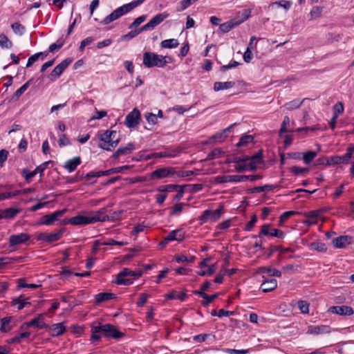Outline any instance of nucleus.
<instances>
[{
    "mask_svg": "<svg viewBox=\"0 0 354 354\" xmlns=\"http://www.w3.org/2000/svg\"><path fill=\"white\" fill-rule=\"evenodd\" d=\"M179 187H180V185L169 184V185L160 186L158 187V191L161 192H171L177 191Z\"/></svg>",
    "mask_w": 354,
    "mask_h": 354,
    "instance_id": "45",
    "label": "nucleus"
},
{
    "mask_svg": "<svg viewBox=\"0 0 354 354\" xmlns=\"http://www.w3.org/2000/svg\"><path fill=\"white\" fill-rule=\"evenodd\" d=\"M277 286V281L275 279L265 280L261 285V289L263 292H268L274 290Z\"/></svg>",
    "mask_w": 354,
    "mask_h": 354,
    "instance_id": "23",
    "label": "nucleus"
},
{
    "mask_svg": "<svg viewBox=\"0 0 354 354\" xmlns=\"http://www.w3.org/2000/svg\"><path fill=\"white\" fill-rule=\"evenodd\" d=\"M11 28L16 35H19L20 36L24 33L26 30L25 26L18 22L12 24L11 25Z\"/></svg>",
    "mask_w": 354,
    "mask_h": 354,
    "instance_id": "46",
    "label": "nucleus"
},
{
    "mask_svg": "<svg viewBox=\"0 0 354 354\" xmlns=\"http://www.w3.org/2000/svg\"><path fill=\"white\" fill-rule=\"evenodd\" d=\"M50 162V161L45 162L39 165L38 167H37L35 169L32 171H30L28 169H23V171H21V174L26 178V180H30L38 173H39L41 175Z\"/></svg>",
    "mask_w": 354,
    "mask_h": 354,
    "instance_id": "16",
    "label": "nucleus"
},
{
    "mask_svg": "<svg viewBox=\"0 0 354 354\" xmlns=\"http://www.w3.org/2000/svg\"><path fill=\"white\" fill-rule=\"evenodd\" d=\"M260 271L262 274H267L268 276H281V272L279 270L269 267H261L260 268Z\"/></svg>",
    "mask_w": 354,
    "mask_h": 354,
    "instance_id": "37",
    "label": "nucleus"
},
{
    "mask_svg": "<svg viewBox=\"0 0 354 354\" xmlns=\"http://www.w3.org/2000/svg\"><path fill=\"white\" fill-rule=\"evenodd\" d=\"M184 233L181 230H172L167 235V240L169 241H181L184 239Z\"/></svg>",
    "mask_w": 354,
    "mask_h": 354,
    "instance_id": "27",
    "label": "nucleus"
},
{
    "mask_svg": "<svg viewBox=\"0 0 354 354\" xmlns=\"http://www.w3.org/2000/svg\"><path fill=\"white\" fill-rule=\"evenodd\" d=\"M237 26L235 20H231L220 25V30L223 32H227L234 27Z\"/></svg>",
    "mask_w": 354,
    "mask_h": 354,
    "instance_id": "38",
    "label": "nucleus"
},
{
    "mask_svg": "<svg viewBox=\"0 0 354 354\" xmlns=\"http://www.w3.org/2000/svg\"><path fill=\"white\" fill-rule=\"evenodd\" d=\"M32 81V79L29 80L24 84H23L19 88H18L14 93L12 99L15 101L17 100L20 97V96L27 90V88L29 87Z\"/></svg>",
    "mask_w": 354,
    "mask_h": 354,
    "instance_id": "35",
    "label": "nucleus"
},
{
    "mask_svg": "<svg viewBox=\"0 0 354 354\" xmlns=\"http://www.w3.org/2000/svg\"><path fill=\"white\" fill-rule=\"evenodd\" d=\"M135 149L134 145L129 142L127 146L118 148L116 151L113 153V158H118L120 156L127 155L131 153Z\"/></svg>",
    "mask_w": 354,
    "mask_h": 354,
    "instance_id": "22",
    "label": "nucleus"
},
{
    "mask_svg": "<svg viewBox=\"0 0 354 354\" xmlns=\"http://www.w3.org/2000/svg\"><path fill=\"white\" fill-rule=\"evenodd\" d=\"M144 30H141V28L138 29V30H131L127 34L124 35L123 36H122V39L127 40V39H133V38H134L135 37H136L138 35H139L140 33H141Z\"/></svg>",
    "mask_w": 354,
    "mask_h": 354,
    "instance_id": "53",
    "label": "nucleus"
},
{
    "mask_svg": "<svg viewBox=\"0 0 354 354\" xmlns=\"http://www.w3.org/2000/svg\"><path fill=\"white\" fill-rule=\"evenodd\" d=\"M320 215V212L318 210L305 212L304 216L308 218L304 221V225L310 226L317 223L318 217Z\"/></svg>",
    "mask_w": 354,
    "mask_h": 354,
    "instance_id": "19",
    "label": "nucleus"
},
{
    "mask_svg": "<svg viewBox=\"0 0 354 354\" xmlns=\"http://www.w3.org/2000/svg\"><path fill=\"white\" fill-rule=\"evenodd\" d=\"M122 171V167L112 168L106 171H100L101 176H109L113 174L119 173Z\"/></svg>",
    "mask_w": 354,
    "mask_h": 354,
    "instance_id": "61",
    "label": "nucleus"
},
{
    "mask_svg": "<svg viewBox=\"0 0 354 354\" xmlns=\"http://www.w3.org/2000/svg\"><path fill=\"white\" fill-rule=\"evenodd\" d=\"M72 62V59L67 58L63 60L60 64L54 68L51 73L48 75V78L51 81H55L60 77L64 71L68 66Z\"/></svg>",
    "mask_w": 354,
    "mask_h": 354,
    "instance_id": "8",
    "label": "nucleus"
},
{
    "mask_svg": "<svg viewBox=\"0 0 354 354\" xmlns=\"http://www.w3.org/2000/svg\"><path fill=\"white\" fill-rule=\"evenodd\" d=\"M274 5H277L278 6L282 7L286 10H289L292 6V1L286 0L275 1L272 3L270 4V6H272Z\"/></svg>",
    "mask_w": 354,
    "mask_h": 354,
    "instance_id": "54",
    "label": "nucleus"
},
{
    "mask_svg": "<svg viewBox=\"0 0 354 354\" xmlns=\"http://www.w3.org/2000/svg\"><path fill=\"white\" fill-rule=\"evenodd\" d=\"M298 212L295 211H288L283 212L280 216V223H284L286 221L290 216L297 214Z\"/></svg>",
    "mask_w": 354,
    "mask_h": 354,
    "instance_id": "60",
    "label": "nucleus"
},
{
    "mask_svg": "<svg viewBox=\"0 0 354 354\" xmlns=\"http://www.w3.org/2000/svg\"><path fill=\"white\" fill-rule=\"evenodd\" d=\"M352 237L350 236H341L332 240L333 246L336 248H343L351 244Z\"/></svg>",
    "mask_w": 354,
    "mask_h": 354,
    "instance_id": "18",
    "label": "nucleus"
},
{
    "mask_svg": "<svg viewBox=\"0 0 354 354\" xmlns=\"http://www.w3.org/2000/svg\"><path fill=\"white\" fill-rule=\"evenodd\" d=\"M344 110V108L343 104L341 102H337L333 106V112H334L333 115H337V117H339V115L340 114L343 113Z\"/></svg>",
    "mask_w": 354,
    "mask_h": 354,
    "instance_id": "56",
    "label": "nucleus"
},
{
    "mask_svg": "<svg viewBox=\"0 0 354 354\" xmlns=\"http://www.w3.org/2000/svg\"><path fill=\"white\" fill-rule=\"evenodd\" d=\"M68 223L73 225H84L93 223V219L86 215H77L68 219Z\"/></svg>",
    "mask_w": 354,
    "mask_h": 354,
    "instance_id": "17",
    "label": "nucleus"
},
{
    "mask_svg": "<svg viewBox=\"0 0 354 354\" xmlns=\"http://www.w3.org/2000/svg\"><path fill=\"white\" fill-rule=\"evenodd\" d=\"M66 331V327L63 323L54 324L49 327V333L51 336L56 337L62 335Z\"/></svg>",
    "mask_w": 354,
    "mask_h": 354,
    "instance_id": "21",
    "label": "nucleus"
},
{
    "mask_svg": "<svg viewBox=\"0 0 354 354\" xmlns=\"http://www.w3.org/2000/svg\"><path fill=\"white\" fill-rule=\"evenodd\" d=\"M140 113L137 109H134L125 118V125L129 128H133L139 124Z\"/></svg>",
    "mask_w": 354,
    "mask_h": 354,
    "instance_id": "13",
    "label": "nucleus"
},
{
    "mask_svg": "<svg viewBox=\"0 0 354 354\" xmlns=\"http://www.w3.org/2000/svg\"><path fill=\"white\" fill-rule=\"evenodd\" d=\"M10 317H3L1 321L0 330L2 332L6 333L11 330L12 326H10Z\"/></svg>",
    "mask_w": 354,
    "mask_h": 354,
    "instance_id": "39",
    "label": "nucleus"
},
{
    "mask_svg": "<svg viewBox=\"0 0 354 354\" xmlns=\"http://www.w3.org/2000/svg\"><path fill=\"white\" fill-rule=\"evenodd\" d=\"M13 304H14V305H17L18 310H21L26 306L30 305V303L26 301V299H24L22 297H19L18 298L15 299L13 300Z\"/></svg>",
    "mask_w": 354,
    "mask_h": 354,
    "instance_id": "48",
    "label": "nucleus"
},
{
    "mask_svg": "<svg viewBox=\"0 0 354 354\" xmlns=\"http://www.w3.org/2000/svg\"><path fill=\"white\" fill-rule=\"evenodd\" d=\"M106 212V208L103 207L96 212H91L88 214L90 218L93 219V223L113 220L118 215L117 212H114L112 216L105 215Z\"/></svg>",
    "mask_w": 354,
    "mask_h": 354,
    "instance_id": "5",
    "label": "nucleus"
},
{
    "mask_svg": "<svg viewBox=\"0 0 354 354\" xmlns=\"http://www.w3.org/2000/svg\"><path fill=\"white\" fill-rule=\"evenodd\" d=\"M176 156V151H165L153 153L148 156V158H174Z\"/></svg>",
    "mask_w": 354,
    "mask_h": 354,
    "instance_id": "28",
    "label": "nucleus"
},
{
    "mask_svg": "<svg viewBox=\"0 0 354 354\" xmlns=\"http://www.w3.org/2000/svg\"><path fill=\"white\" fill-rule=\"evenodd\" d=\"M44 315L39 314L36 317L33 318L29 322L23 324L21 328L35 327L37 329H43L48 328V325L44 322Z\"/></svg>",
    "mask_w": 354,
    "mask_h": 354,
    "instance_id": "11",
    "label": "nucleus"
},
{
    "mask_svg": "<svg viewBox=\"0 0 354 354\" xmlns=\"http://www.w3.org/2000/svg\"><path fill=\"white\" fill-rule=\"evenodd\" d=\"M234 86V82H216L214 84V90L215 91H219L221 90H226L232 88Z\"/></svg>",
    "mask_w": 354,
    "mask_h": 354,
    "instance_id": "31",
    "label": "nucleus"
},
{
    "mask_svg": "<svg viewBox=\"0 0 354 354\" xmlns=\"http://www.w3.org/2000/svg\"><path fill=\"white\" fill-rule=\"evenodd\" d=\"M317 156V152L313 151L302 153V158L306 164L310 163Z\"/></svg>",
    "mask_w": 354,
    "mask_h": 354,
    "instance_id": "43",
    "label": "nucleus"
},
{
    "mask_svg": "<svg viewBox=\"0 0 354 354\" xmlns=\"http://www.w3.org/2000/svg\"><path fill=\"white\" fill-rule=\"evenodd\" d=\"M64 233V230H59V231L56 232H53L48 234L47 233V237H46V243H53L55 241H57L61 239Z\"/></svg>",
    "mask_w": 354,
    "mask_h": 354,
    "instance_id": "33",
    "label": "nucleus"
},
{
    "mask_svg": "<svg viewBox=\"0 0 354 354\" xmlns=\"http://www.w3.org/2000/svg\"><path fill=\"white\" fill-rule=\"evenodd\" d=\"M66 212V209L57 210L50 214H46L41 218L40 223L46 225H51L57 221Z\"/></svg>",
    "mask_w": 354,
    "mask_h": 354,
    "instance_id": "15",
    "label": "nucleus"
},
{
    "mask_svg": "<svg viewBox=\"0 0 354 354\" xmlns=\"http://www.w3.org/2000/svg\"><path fill=\"white\" fill-rule=\"evenodd\" d=\"M179 45L178 41L176 39H169L161 41L160 46L164 48H174Z\"/></svg>",
    "mask_w": 354,
    "mask_h": 354,
    "instance_id": "36",
    "label": "nucleus"
},
{
    "mask_svg": "<svg viewBox=\"0 0 354 354\" xmlns=\"http://www.w3.org/2000/svg\"><path fill=\"white\" fill-rule=\"evenodd\" d=\"M146 19H147L146 15H141V16L138 17L133 21V22L132 24H131L129 25V28H132L133 27L138 26L140 24H141L142 22H144L146 20Z\"/></svg>",
    "mask_w": 354,
    "mask_h": 354,
    "instance_id": "59",
    "label": "nucleus"
},
{
    "mask_svg": "<svg viewBox=\"0 0 354 354\" xmlns=\"http://www.w3.org/2000/svg\"><path fill=\"white\" fill-rule=\"evenodd\" d=\"M82 162L80 156L75 157L72 159L67 160L64 164V168L70 173L74 171L78 165Z\"/></svg>",
    "mask_w": 354,
    "mask_h": 354,
    "instance_id": "20",
    "label": "nucleus"
},
{
    "mask_svg": "<svg viewBox=\"0 0 354 354\" xmlns=\"http://www.w3.org/2000/svg\"><path fill=\"white\" fill-rule=\"evenodd\" d=\"M331 330V328L328 325H310L308 326L306 334L313 335L328 334Z\"/></svg>",
    "mask_w": 354,
    "mask_h": 354,
    "instance_id": "14",
    "label": "nucleus"
},
{
    "mask_svg": "<svg viewBox=\"0 0 354 354\" xmlns=\"http://www.w3.org/2000/svg\"><path fill=\"white\" fill-rule=\"evenodd\" d=\"M308 247L310 250L317 251L319 252H326L327 251V248L326 245L322 242H313L310 243Z\"/></svg>",
    "mask_w": 354,
    "mask_h": 354,
    "instance_id": "34",
    "label": "nucleus"
},
{
    "mask_svg": "<svg viewBox=\"0 0 354 354\" xmlns=\"http://www.w3.org/2000/svg\"><path fill=\"white\" fill-rule=\"evenodd\" d=\"M222 212L223 209L221 207L219 209H216L214 212H212L209 209L205 210L199 218L201 223H205L208 221H212L213 222L218 221L221 216Z\"/></svg>",
    "mask_w": 354,
    "mask_h": 354,
    "instance_id": "6",
    "label": "nucleus"
},
{
    "mask_svg": "<svg viewBox=\"0 0 354 354\" xmlns=\"http://www.w3.org/2000/svg\"><path fill=\"white\" fill-rule=\"evenodd\" d=\"M39 286H40V285H37L35 283H27L26 282L25 279H18V287L20 288H28L35 289Z\"/></svg>",
    "mask_w": 354,
    "mask_h": 354,
    "instance_id": "49",
    "label": "nucleus"
},
{
    "mask_svg": "<svg viewBox=\"0 0 354 354\" xmlns=\"http://www.w3.org/2000/svg\"><path fill=\"white\" fill-rule=\"evenodd\" d=\"M58 144L59 147H62L64 146L69 145L71 142L65 134H62L58 140Z\"/></svg>",
    "mask_w": 354,
    "mask_h": 354,
    "instance_id": "63",
    "label": "nucleus"
},
{
    "mask_svg": "<svg viewBox=\"0 0 354 354\" xmlns=\"http://www.w3.org/2000/svg\"><path fill=\"white\" fill-rule=\"evenodd\" d=\"M322 12V8L319 6H315L310 10V15L312 19H317L319 17Z\"/></svg>",
    "mask_w": 354,
    "mask_h": 354,
    "instance_id": "57",
    "label": "nucleus"
},
{
    "mask_svg": "<svg viewBox=\"0 0 354 354\" xmlns=\"http://www.w3.org/2000/svg\"><path fill=\"white\" fill-rule=\"evenodd\" d=\"M175 169L174 167H163L154 170L150 174V178L162 179L169 177L174 174Z\"/></svg>",
    "mask_w": 354,
    "mask_h": 354,
    "instance_id": "10",
    "label": "nucleus"
},
{
    "mask_svg": "<svg viewBox=\"0 0 354 354\" xmlns=\"http://www.w3.org/2000/svg\"><path fill=\"white\" fill-rule=\"evenodd\" d=\"M290 124V118L288 116H285L283 118V120L282 122V124H281V129H280V131H279V135L280 136H283V134L288 132V126Z\"/></svg>",
    "mask_w": 354,
    "mask_h": 354,
    "instance_id": "51",
    "label": "nucleus"
},
{
    "mask_svg": "<svg viewBox=\"0 0 354 354\" xmlns=\"http://www.w3.org/2000/svg\"><path fill=\"white\" fill-rule=\"evenodd\" d=\"M187 205L183 203H177L174 205V207L171 209V211L170 212L171 216L178 215L180 213L182 212L183 208Z\"/></svg>",
    "mask_w": 354,
    "mask_h": 354,
    "instance_id": "52",
    "label": "nucleus"
},
{
    "mask_svg": "<svg viewBox=\"0 0 354 354\" xmlns=\"http://www.w3.org/2000/svg\"><path fill=\"white\" fill-rule=\"evenodd\" d=\"M47 55H48V53H46V52H45V53L40 52V53H37L32 55V56H30L28 58L27 64H26V67L31 66L34 62H35L36 61L38 60V59L39 58L40 56L44 55L46 57V56H47Z\"/></svg>",
    "mask_w": 354,
    "mask_h": 354,
    "instance_id": "47",
    "label": "nucleus"
},
{
    "mask_svg": "<svg viewBox=\"0 0 354 354\" xmlns=\"http://www.w3.org/2000/svg\"><path fill=\"white\" fill-rule=\"evenodd\" d=\"M30 239V236L27 233H19L12 234L9 237V246L11 248L18 245L26 244Z\"/></svg>",
    "mask_w": 354,
    "mask_h": 354,
    "instance_id": "9",
    "label": "nucleus"
},
{
    "mask_svg": "<svg viewBox=\"0 0 354 354\" xmlns=\"http://www.w3.org/2000/svg\"><path fill=\"white\" fill-rule=\"evenodd\" d=\"M330 313L341 315L351 316L354 314V310L351 306H333L328 309Z\"/></svg>",
    "mask_w": 354,
    "mask_h": 354,
    "instance_id": "12",
    "label": "nucleus"
},
{
    "mask_svg": "<svg viewBox=\"0 0 354 354\" xmlns=\"http://www.w3.org/2000/svg\"><path fill=\"white\" fill-rule=\"evenodd\" d=\"M251 15V10L250 9H245L243 10L241 12H239L236 15L235 22L237 24V26L241 24V23L246 21Z\"/></svg>",
    "mask_w": 354,
    "mask_h": 354,
    "instance_id": "29",
    "label": "nucleus"
},
{
    "mask_svg": "<svg viewBox=\"0 0 354 354\" xmlns=\"http://www.w3.org/2000/svg\"><path fill=\"white\" fill-rule=\"evenodd\" d=\"M94 333H101L104 336L118 339L124 335L114 326L109 324L93 326Z\"/></svg>",
    "mask_w": 354,
    "mask_h": 354,
    "instance_id": "4",
    "label": "nucleus"
},
{
    "mask_svg": "<svg viewBox=\"0 0 354 354\" xmlns=\"http://www.w3.org/2000/svg\"><path fill=\"white\" fill-rule=\"evenodd\" d=\"M297 307L303 314H308L309 313V304L306 301H299L297 302Z\"/></svg>",
    "mask_w": 354,
    "mask_h": 354,
    "instance_id": "50",
    "label": "nucleus"
},
{
    "mask_svg": "<svg viewBox=\"0 0 354 354\" xmlns=\"http://www.w3.org/2000/svg\"><path fill=\"white\" fill-rule=\"evenodd\" d=\"M0 46L2 48H10L12 46V42L4 34H0Z\"/></svg>",
    "mask_w": 354,
    "mask_h": 354,
    "instance_id": "41",
    "label": "nucleus"
},
{
    "mask_svg": "<svg viewBox=\"0 0 354 354\" xmlns=\"http://www.w3.org/2000/svg\"><path fill=\"white\" fill-rule=\"evenodd\" d=\"M145 118L149 124L154 125L158 122V116L156 114L149 113L145 115Z\"/></svg>",
    "mask_w": 354,
    "mask_h": 354,
    "instance_id": "62",
    "label": "nucleus"
},
{
    "mask_svg": "<svg viewBox=\"0 0 354 354\" xmlns=\"http://www.w3.org/2000/svg\"><path fill=\"white\" fill-rule=\"evenodd\" d=\"M236 123L230 125L221 132H218L212 137V140L216 142H222L227 137V133L230 132Z\"/></svg>",
    "mask_w": 354,
    "mask_h": 354,
    "instance_id": "24",
    "label": "nucleus"
},
{
    "mask_svg": "<svg viewBox=\"0 0 354 354\" xmlns=\"http://www.w3.org/2000/svg\"><path fill=\"white\" fill-rule=\"evenodd\" d=\"M331 160L335 165L348 164L350 161V158L346 154L342 156H334Z\"/></svg>",
    "mask_w": 354,
    "mask_h": 354,
    "instance_id": "44",
    "label": "nucleus"
},
{
    "mask_svg": "<svg viewBox=\"0 0 354 354\" xmlns=\"http://www.w3.org/2000/svg\"><path fill=\"white\" fill-rule=\"evenodd\" d=\"M142 274V271L140 270H131L129 268H124L120 272V277L123 278L124 277H133L134 279L140 277Z\"/></svg>",
    "mask_w": 354,
    "mask_h": 354,
    "instance_id": "26",
    "label": "nucleus"
},
{
    "mask_svg": "<svg viewBox=\"0 0 354 354\" xmlns=\"http://www.w3.org/2000/svg\"><path fill=\"white\" fill-rule=\"evenodd\" d=\"M115 294L109 292H102L95 295L96 302L98 304L115 299Z\"/></svg>",
    "mask_w": 354,
    "mask_h": 354,
    "instance_id": "32",
    "label": "nucleus"
},
{
    "mask_svg": "<svg viewBox=\"0 0 354 354\" xmlns=\"http://www.w3.org/2000/svg\"><path fill=\"white\" fill-rule=\"evenodd\" d=\"M261 176L259 175H250V176H241V175H233V183L243 182L248 180L251 181H255L261 179Z\"/></svg>",
    "mask_w": 354,
    "mask_h": 354,
    "instance_id": "30",
    "label": "nucleus"
},
{
    "mask_svg": "<svg viewBox=\"0 0 354 354\" xmlns=\"http://www.w3.org/2000/svg\"><path fill=\"white\" fill-rule=\"evenodd\" d=\"M253 138L251 136H242L237 144L238 147L245 145L247 143L252 142Z\"/></svg>",
    "mask_w": 354,
    "mask_h": 354,
    "instance_id": "64",
    "label": "nucleus"
},
{
    "mask_svg": "<svg viewBox=\"0 0 354 354\" xmlns=\"http://www.w3.org/2000/svg\"><path fill=\"white\" fill-rule=\"evenodd\" d=\"M116 135L115 131L106 130L100 136L101 142L99 144V147L106 151H111L116 147L120 142L119 138H115Z\"/></svg>",
    "mask_w": 354,
    "mask_h": 354,
    "instance_id": "3",
    "label": "nucleus"
},
{
    "mask_svg": "<svg viewBox=\"0 0 354 354\" xmlns=\"http://www.w3.org/2000/svg\"><path fill=\"white\" fill-rule=\"evenodd\" d=\"M216 270V267L215 265H212L209 267V268L206 270H201L198 272V274L200 276H205V275H212L213 274Z\"/></svg>",
    "mask_w": 354,
    "mask_h": 354,
    "instance_id": "58",
    "label": "nucleus"
},
{
    "mask_svg": "<svg viewBox=\"0 0 354 354\" xmlns=\"http://www.w3.org/2000/svg\"><path fill=\"white\" fill-rule=\"evenodd\" d=\"M168 17L169 14L167 12L156 15L147 24L141 27V30L147 31L154 29Z\"/></svg>",
    "mask_w": 354,
    "mask_h": 354,
    "instance_id": "7",
    "label": "nucleus"
},
{
    "mask_svg": "<svg viewBox=\"0 0 354 354\" xmlns=\"http://www.w3.org/2000/svg\"><path fill=\"white\" fill-rule=\"evenodd\" d=\"M215 182L218 183H225L228 182L233 183V175L232 176H218L215 178Z\"/></svg>",
    "mask_w": 354,
    "mask_h": 354,
    "instance_id": "55",
    "label": "nucleus"
},
{
    "mask_svg": "<svg viewBox=\"0 0 354 354\" xmlns=\"http://www.w3.org/2000/svg\"><path fill=\"white\" fill-rule=\"evenodd\" d=\"M303 100H300L299 99L293 100L289 102H287L284 104V106L288 110H293L300 107L302 104Z\"/></svg>",
    "mask_w": 354,
    "mask_h": 354,
    "instance_id": "40",
    "label": "nucleus"
},
{
    "mask_svg": "<svg viewBox=\"0 0 354 354\" xmlns=\"http://www.w3.org/2000/svg\"><path fill=\"white\" fill-rule=\"evenodd\" d=\"M170 57L162 56L151 52H145L143 54V64L147 68L164 67L169 62Z\"/></svg>",
    "mask_w": 354,
    "mask_h": 354,
    "instance_id": "2",
    "label": "nucleus"
},
{
    "mask_svg": "<svg viewBox=\"0 0 354 354\" xmlns=\"http://www.w3.org/2000/svg\"><path fill=\"white\" fill-rule=\"evenodd\" d=\"M133 282V279L129 277H124L123 278L120 277V272L116 276L115 283L118 285L129 286Z\"/></svg>",
    "mask_w": 354,
    "mask_h": 354,
    "instance_id": "42",
    "label": "nucleus"
},
{
    "mask_svg": "<svg viewBox=\"0 0 354 354\" xmlns=\"http://www.w3.org/2000/svg\"><path fill=\"white\" fill-rule=\"evenodd\" d=\"M20 210L18 209L10 207L3 210H0L1 218L10 219L15 218L19 213Z\"/></svg>",
    "mask_w": 354,
    "mask_h": 354,
    "instance_id": "25",
    "label": "nucleus"
},
{
    "mask_svg": "<svg viewBox=\"0 0 354 354\" xmlns=\"http://www.w3.org/2000/svg\"><path fill=\"white\" fill-rule=\"evenodd\" d=\"M145 0H135L129 3L124 4L113 10L110 15L106 16L100 24L102 25H107L110 23L118 19L123 15L130 12L134 8L141 5Z\"/></svg>",
    "mask_w": 354,
    "mask_h": 354,
    "instance_id": "1",
    "label": "nucleus"
}]
</instances>
